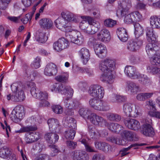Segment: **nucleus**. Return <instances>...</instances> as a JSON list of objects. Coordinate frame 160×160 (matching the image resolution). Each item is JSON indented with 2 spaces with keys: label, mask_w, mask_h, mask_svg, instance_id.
Instances as JSON below:
<instances>
[{
  "label": "nucleus",
  "mask_w": 160,
  "mask_h": 160,
  "mask_svg": "<svg viewBox=\"0 0 160 160\" xmlns=\"http://www.w3.org/2000/svg\"><path fill=\"white\" fill-rule=\"evenodd\" d=\"M24 111V108L20 105H18L13 110L12 113L10 115V118L11 120H14L16 117L15 114Z\"/></svg>",
  "instance_id": "nucleus-35"
},
{
  "label": "nucleus",
  "mask_w": 160,
  "mask_h": 160,
  "mask_svg": "<svg viewBox=\"0 0 160 160\" xmlns=\"http://www.w3.org/2000/svg\"><path fill=\"white\" fill-rule=\"evenodd\" d=\"M69 44V41L67 39L62 38L54 43L53 48L55 50L59 52L68 48Z\"/></svg>",
  "instance_id": "nucleus-9"
},
{
  "label": "nucleus",
  "mask_w": 160,
  "mask_h": 160,
  "mask_svg": "<svg viewBox=\"0 0 160 160\" xmlns=\"http://www.w3.org/2000/svg\"><path fill=\"white\" fill-rule=\"evenodd\" d=\"M134 17L135 18L136 22L142 21L143 19L142 15L138 11H135L132 12Z\"/></svg>",
  "instance_id": "nucleus-52"
},
{
  "label": "nucleus",
  "mask_w": 160,
  "mask_h": 160,
  "mask_svg": "<svg viewBox=\"0 0 160 160\" xmlns=\"http://www.w3.org/2000/svg\"><path fill=\"white\" fill-rule=\"evenodd\" d=\"M139 139V137L134 132H132L130 137L129 139L130 141H138Z\"/></svg>",
  "instance_id": "nucleus-63"
},
{
  "label": "nucleus",
  "mask_w": 160,
  "mask_h": 160,
  "mask_svg": "<svg viewBox=\"0 0 160 160\" xmlns=\"http://www.w3.org/2000/svg\"><path fill=\"white\" fill-rule=\"evenodd\" d=\"M89 26L88 23L86 20H83L79 24V26L83 30H85L86 31L87 29V27Z\"/></svg>",
  "instance_id": "nucleus-60"
},
{
  "label": "nucleus",
  "mask_w": 160,
  "mask_h": 160,
  "mask_svg": "<svg viewBox=\"0 0 160 160\" xmlns=\"http://www.w3.org/2000/svg\"><path fill=\"white\" fill-rule=\"evenodd\" d=\"M127 88L128 90L132 94H135L138 92L139 87L133 82L128 81L127 82Z\"/></svg>",
  "instance_id": "nucleus-27"
},
{
  "label": "nucleus",
  "mask_w": 160,
  "mask_h": 160,
  "mask_svg": "<svg viewBox=\"0 0 160 160\" xmlns=\"http://www.w3.org/2000/svg\"><path fill=\"white\" fill-rule=\"evenodd\" d=\"M148 114L151 117H155L157 118L160 119V112H149Z\"/></svg>",
  "instance_id": "nucleus-62"
},
{
  "label": "nucleus",
  "mask_w": 160,
  "mask_h": 160,
  "mask_svg": "<svg viewBox=\"0 0 160 160\" xmlns=\"http://www.w3.org/2000/svg\"><path fill=\"white\" fill-rule=\"evenodd\" d=\"M93 34L97 32L100 29V25L98 22L94 23L93 25H91Z\"/></svg>",
  "instance_id": "nucleus-53"
},
{
  "label": "nucleus",
  "mask_w": 160,
  "mask_h": 160,
  "mask_svg": "<svg viewBox=\"0 0 160 160\" xmlns=\"http://www.w3.org/2000/svg\"><path fill=\"white\" fill-rule=\"evenodd\" d=\"M133 105L130 103H126L123 106V110L126 115L129 117L133 118L139 117L142 115L140 108L138 106H135L134 112L132 111Z\"/></svg>",
  "instance_id": "nucleus-5"
},
{
  "label": "nucleus",
  "mask_w": 160,
  "mask_h": 160,
  "mask_svg": "<svg viewBox=\"0 0 160 160\" xmlns=\"http://www.w3.org/2000/svg\"><path fill=\"white\" fill-rule=\"evenodd\" d=\"M76 132L72 129H69L65 132L64 136L67 139H72L74 138Z\"/></svg>",
  "instance_id": "nucleus-40"
},
{
  "label": "nucleus",
  "mask_w": 160,
  "mask_h": 160,
  "mask_svg": "<svg viewBox=\"0 0 160 160\" xmlns=\"http://www.w3.org/2000/svg\"><path fill=\"white\" fill-rule=\"evenodd\" d=\"M136 79H138L140 83L144 85H150L152 83L151 79L146 75L144 74L139 73Z\"/></svg>",
  "instance_id": "nucleus-28"
},
{
  "label": "nucleus",
  "mask_w": 160,
  "mask_h": 160,
  "mask_svg": "<svg viewBox=\"0 0 160 160\" xmlns=\"http://www.w3.org/2000/svg\"><path fill=\"white\" fill-rule=\"evenodd\" d=\"M151 64L157 66H160V55H156L150 60Z\"/></svg>",
  "instance_id": "nucleus-41"
},
{
  "label": "nucleus",
  "mask_w": 160,
  "mask_h": 160,
  "mask_svg": "<svg viewBox=\"0 0 160 160\" xmlns=\"http://www.w3.org/2000/svg\"><path fill=\"white\" fill-rule=\"evenodd\" d=\"M68 76L67 74L58 75L55 77V79L58 81L62 82H65L68 80Z\"/></svg>",
  "instance_id": "nucleus-45"
},
{
  "label": "nucleus",
  "mask_w": 160,
  "mask_h": 160,
  "mask_svg": "<svg viewBox=\"0 0 160 160\" xmlns=\"http://www.w3.org/2000/svg\"><path fill=\"white\" fill-rule=\"evenodd\" d=\"M12 152L10 149L6 146H4L0 149V157L7 158L12 156Z\"/></svg>",
  "instance_id": "nucleus-30"
},
{
  "label": "nucleus",
  "mask_w": 160,
  "mask_h": 160,
  "mask_svg": "<svg viewBox=\"0 0 160 160\" xmlns=\"http://www.w3.org/2000/svg\"><path fill=\"white\" fill-rule=\"evenodd\" d=\"M55 23L58 28L62 30L64 29L71 27L70 24L66 22L62 17L57 19L55 21Z\"/></svg>",
  "instance_id": "nucleus-21"
},
{
  "label": "nucleus",
  "mask_w": 160,
  "mask_h": 160,
  "mask_svg": "<svg viewBox=\"0 0 160 160\" xmlns=\"http://www.w3.org/2000/svg\"><path fill=\"white\" fill-rule=\"evenodd\" d=\"M27 85L28 87L31 88V93L33 97L40 100L48 99V93L46 92H42L37 88L34 83L33 82H28Z\"/></svg>",
  "instance_id": "nucleus-2"
},
{
  "label": "nucleus",
  "mask_w": 160,
  "mask_h": 160,
  "mask_svg": "<svg viewBox=\"0 0 160 160\" xmlns=\"http://www.w3.org/2000/svg\"><path fill=\"white\" fill-rule=\"evenodd\" d=\"M51 150V155L54 157L57 155L59 152L57 146L55 145H51L49 146Z\"/></svg>",
  "instance_id": "nucleus-44"
},
{
  "label": "nucleus",
  "mask_w": 160,
  "mask_h": 160,
  "mask_svg": "<svg viewBox=\"0 0 160 160\" xmlns=\"http://www.w3.org/2000/svg\"><path fill=\"white\" fill-rule=\"evenodd\" d=\"M153 65H151L147 67V70L148 72L152 73L153 74H156L159 68L155 67Z\"/></svg>",
  "instance_id": "nucleus-48"
},
{
  "label": "nucleus",
  "mask_w": 160,
  "mask_h": 160,
  "mask_svg": "<svg viewBox=\"0 0 160 160\" xmlns=\"http://www.w3.org/2000/svg\"><path fill=\"white\" fill-rule=\"evenodd\" d=\"M106 117L109 120H121L122 119L120 115L117 113H108L106 114Z\"/></svg>",
  "instance_id": "nucleus-39"
},
{
  "label": "nucleus",
  "mask_w": 160,
  "mask_h": 160,
  "mask_svg": "<svg viewBox=\"0 0 160 160\" xmlns=\"http://www.w3.org/2000/svg\"><path fill=\"white\" fill-rule=\"evenodd\" d=\"M133 16L132 13L127 15L125 17L124 22L127 24L132 23L136 22V19Z\"/></svg>",
  "instance_id": "nucleus-42"
},
{
  "label": "nucleus",
  "mask_w": 160,
  "mask_h": 160,
  "mask_svg": "<svg viewBox=\"0 0 160 160\" xmlns=\"http://www.w3.org/2000/svg\"><path fill=\"white\" fill-rule=\"evenodd\" d=\"M124 72L128 77L133 79H136L139 73L136 72L135 68L132 66H126L125 68Z\"/></svg>",
  "instance_id": "nucleus-20"
},
{
  "label": "nucleus",
  "mask_w": 160,
  "mask_h": 160,
  "mask_svg": "<svg viewBox=\"0 0 160 160\" xmlns=\"http://www.w3.org/2000/svg\"><path fill=\"white\" fill-rule=\"evenodd\" d=\"M41 59L38 57H37L33 62L31 63V67L33 68L37 69L40 66V64Z\"/></svg>",
  "instance_id": "nucleus-49"
},
{
  "label": "nucleus",
  "mask_w": 160,
  "mask_h": 160,
  "mask_svg": "<svg viewBox=\"0 0 160 160\" xmlns=\"http://www.w3.org/2000/svg\"><path fill=\"white\" fill-rule=\"evenodd\" d=\"M12 92V94H9L6 96V98L8 100H11L13 102H21L25 99V96L20 85L17 83H14L11 86Z\"/></svg>",
  "instance_id": "nucleus-1"
},
{
  "label": "nucleus",
  "mask_w": 160,
  "mask_h": 160,
  "mask_svg": "<svg viewBox=\"0 0 160 160\" xmlns=\"http://www.w3.org/2000/svg\"><path fill=\"white\" fill-rule=\"evenodd\" d=\"M146 144L143 143H141V144H138V143H135L134 144H133L131 145L129 147H128V148H124L122 149V150H123L124 151H125V152H127L131 148H134V149H136L138 148L137 147L139 146H142L145 145H146Z\"/></svg>",
  "instance_id": "nucleus-55"
},
{
  "label": "nucleus",
  "mask_w": 160,
  "mask_h": 160,
  "mask_svg": "<svg viewBox=\"0 0 160 160\" xmlns=\"http://www.w3.org/2000/svg\"><path fill=\"white\" fill-rule=\"evenodd\" d=\"M116 21L111 19H106L104 21V23L105 26L112 28L116 24Z\"/></svg>",
  "instance_id": "nucleus-47"
},
{
  "label": "nucleus",
  "mask_w": 160,
  "mask_h": 160,
  "mask_svg": "<svg viewBox=\"0 0 160 160\" xmlns=\"http://www.w3.org/2000/svg\"><path fill=\"white\" fill-rule=\"evenodd\" d=\"M45 34V33L37 31L36 36L37 41L41 43L45 42L48 39V37L46 36Z\"/></svg>",
  "instance_id": "nucleus-34"
},
{
  "label": "nucleus",
  "mask_w": 160,
  "mask_h": 160,
  "mask_svg": "<svg viewBox=\"0 0 160 160\" xmlns=\"http://www.w3.org/2000/svg\"><path fill=\"white\" fill-rule=\"evenodd\" d=\"M52 109L53 112L56 114H60L63 112L62 108L59 105L52 106Z\"/></svg>",
  "instance_id": "nucleus-50"
},
{
  "label": "nucleus",
  "mask_w": 160,
  "mask_h": 160,
  "mask_svg": "<svg viewBox=\"0 0 160 160\" xmlns=\"http://www.w3.org/2000/svg\"><path fill=\"white\" fill-rule=\"evenodd\" d=\"M149 42L146 45V50L148 56L150 57L155 55L160 48L158 46L157 41L156 42Z\"/></svg>",
  "instance_id": "nucleus-11"
},
{
  "label": "nucleus",
  "mask_w": 160,
  "mask_h": 160,
  "mask_svg": "<svg viewBox=\"0 0 160 160\" xmlns=\"http://www.w3.org/2000/svg\"><path fill=\"white\" fill-rule=\"evenodd\" d=\"M57 72L58 70L56 66L53 63H49L48 64L44 69V74L46 76L55 75Z\"/></svg>",
  "instance_id": "nucleus-18"
},
{
  "label": "nucleus",
  "mask_w": 160,
  "mask_h": 160,
  "mask_svg": "<svg viewBox=\"0 0 160 160\" xmlns=\"http://www.w3.org/2000/svg\"><path fill=\"white\" fill-rule=\"evenodd\" d=\"M142 40L136 38L135 40H130L128 43L127 48L130 51L135 52L138 50L142 44Z\"/></svg>",
  "instance_id": "nucleus-12"
},
{
  "label": "nucleus",
  "mask_w": 160,
  "mask_h": 160,
  "mask_svg": "<svg viewBox=\"0 0 160 160\" xmlns=\"http://www.w3.org/2000/svg\"><path fill=\"white\" fill-rule=\"evenodd\" d=\"M70 98H66L64 101L65 106L66 108H72V105L73 101L70 100Z\"/></svg>",
  "instance_id": "nucleus-59"
},
{
  "label": "nucleus",
  "mask_w": 160,
  "mask_h": 160,
  "mask_svg": "<svg viewBox=\"0 0 160 160\" xmlns=\"http://www.w3.org/2000/svg\"><path fill=\"white\" fill-rule=\"evenodd\" d=\"M51 89L52 91L61 93L67 96V98H71L73 93V90L69 86H63L62 84L53 85Z\"/></svg>",
  "instance_id": "nucleus-3"
},
{
  "label": "nucleus",
  "mask_w": 160,
  "mask_h": 160,
  "mask_svg": "<svg viewBox=\"0 0 160 160\" xmlns=\"http://www.w3.org/2000/svg\"><path fill=\"white\" fill-rule=\"evenodd\" d=\"M88 92L94 98L102 99L104 96L105 91L101 86L95 85L90 87Z\"/></svg>",
  "instance_id": "nucleus-7"
},
{
  "label": "nucleus",
  "mask_w": 160,
  "mask_h": 160,
  "mask_svg": "<svg viewBox=\"0 0 160 160\" xmlns=\"http://www.w3.org/2000/svg\"><path fill=\"white\" fill-rule=\"evenodd\" d=\"M113 98L116 99H113V102H124L127 100V98L125 96L118 95L116 94L113 95Z\"/></svg>",
  "instance_id": "nucleus-43"
},
{
  "label": "nucleus",
  "mask_w": 160,
  "mask_h": 160,
  "mask_svg": "<svg viewBox=\"0 0 160 160\" xmlns=\"http://www.w3.org/2000/svg\"><path fill=\"white\" fill-rule=\"evenodd\" d=\"M11 0H0V9L5 10Z\"/></svg>",
  "instance_id": "nucleus-51"
},
{
  "label": "nucleus",
  "mask_w": 160,
  "mask_h": 160,
  "mask_svg": "<svg viewBox=\"0 0 160 160\" xmlns=\"http://www.w3.org/2000/svg\"><path fill=\"white\" fill-rule=\"evenodd\" d=\"M101 99L92 98L89 101L90 106L93 109L98 111H104L106 109L104 106V102Z\"/></svg>",
  "instance_id": "nucleus-10"
},
{
  "label": "nucleus",
  "mask_w": 160,
  "mask_h": 160,
  "mask_svg": "<svg viewBox=\"0 0 160 160\" xmlns=\"http://www.w3.org/2000/svg\"><path fill=\"white\" fill-rule=\"evenodd\" d=\"M93 34L97 32L100 29V25L98 22L94 23L93 25H91Z\"/></svg>",
  "instance_id": "nucleus-54"
},
{
  "label": "nucleus",
  "mask_w": 160,
  "mask_h": 160,
  "mask_svg": "<svg viewBox=\"0 0 160 160\" xmlns=\"http://www.w3.org/2000/svg\"><path fill=\"white\" fill-rule=\"evenodd\" d=\"M117 123H112L109 124L106 121L105 125L108 127L110 130L114 132V131H116V126L117 125Z\"/></svg>",
  "instance_id": "nucleus-56"
},
{
  "label": "nucleus",
  "mask_w": 160,
  "mask_h": 160,
  "mask_svg": "<svg viewBox=\"0 0 160 160\" xmlns=\"http://www.w3.org/2000/svg\"><path fill=\"white\" fill-rule=\"evenodd\" d=\"M62 17L65 20L66 22L70 23V22H77L78 21L76 16L74 14L69 12H62L61 13Z\"/></svg>",
  "instance_id": "nucleus-29"
},
{
  "label": "nucleus",
  "mask_w": 160,
  "mask_h": 160,
  "mask_svg": "<svg viewBox=\"0 0 160 160\" xmlns=\"http://www.w3.org/2000/svg\"><path fill=\"white\" fill-rule=\"evenodd\" d=\"M150 21L152 26L155 27L157 28H160V16L158 17L156 16H151Z\"/></svg>",
  "instance_id": "nucleus-33"
},
{
  "label": "nucleus",
  "mask_w": 160,
  "mask_h": 160,
  "mask_svg": "<svg viewBox=\"0 0 160 160\" xmlns=\"http://www.w3.org/2000/svg\"><path fill=\"white\" fill-rule=\"evenodd\" d=\"M59 136L55 133H48L45 134V138L48 143L53 145L59 139Z\"/></svg>",
  "instance_id": "nucleus-23"
},
{
  "label": "nucleus",
  "mask_w": 160,
  "mask_h": 160,
  "mask_svg": "<svg viewBox=\"0 0 160 160\" xmlns=\"http://www.w3.org/2000/svg\"><path fill=\"white\" fill-rule=\"evenodd\" d=\"M94 48L95 53L99 58H103L106 56L107 50L104 45L101 44H96L94 46Z\"/></svg>",
  "instance_id": "nucleus-15"
},
{
  "label": "nucleus",
  "mask_w": 160,
  "mask_h": 160,
  "mask_svg": "<svg viewBox=\"0 0 160 160\" xmlns=\"http://www.w3.org/2000/svg\"><path fill=\"white\" fill-rule=\"evenodd\" d=\"M91 111L89 109L87 108H82L79 111L80 115L84 119H87L90 120H97V119L101 120L103 119V118L96 114L92 113L90 114Z\"/></svg>",
  "instance_id": "nucleus-8"
},
{
  "label": "nucleus",
  "mask_w": 160,
  "mask_h": 160,
  "mask_svg": "<svg viewBox=\"0 0 160 160\" xmlns=\"http://www.w3.org/2000/svg\"><path fill=\"white\" fill-rule=\"evenodd\" d=\"M52 22L49 19L44 18L39 21V24L41 27L45 29L50 28L52 25Z\"/></svg>",
  "instance_id": "nucleus-31"
},
{
  "label": "nucleus",
  "mask_w": 160,
  "mask_h": 160,
  "mask_svg": "<svg viewBox=\"0 0 160 160\" xmlns=\"http://www.w3.org/2000/svg\"><path fill=\"white\" fill-rule=\"evenodd\" d=\"M124 123L129 128L136 131L140 129V123L138 121H124Z\"/></svg>",
  "instance_id": "nucleus-24"
},
{
  "label": "nucleus",
  "mask_w": 160,
  "mask_h": 160,
  "mask_svg": "<svg viewBox=\"0 0 160 160\" xmlns=\"http://www.w3.org/2000/svg\"><path fill=\"white\" fill-rule=\"evenodd\" d=\"M94 144L97 149L101 150L106 152H108L109 151L110 146L106 142L96 141L94 142Z\"/></svg>",
  "instance_id": "nucleus-25"
},
{
  "label": "nucleus",
  "mask_w": 160,
  "mask_h": 160,
  "mask_svg": "<svg viewBox=\"0 0 160 160\" xmlns=\"http://www.w3.org/2000/svg\"><path fill=\"white\" fill-rule=\"evenodd\" d=\"M132 132H130L127 131H124L122 133V135L127 140H129Z\"/></svg>",
  "instance_id": "nucleus-61"
},
{
  "label": "nucleus",
  "mask_w": 160,
  "mask_h": 160,
  "mask_svg": "<svg viewBox=\"0 0 160 160\" xmlns=\"http://www.w3.org/2000/svg\"><path fill=\"white\" fill-rule=\"evenodd\" d=\"M118 3L119 8L117 11V16L122 17L126 14L127 12L131 8V0H120Z\"/></svg>",
  "instance_id": "nucleus-4"
},
{
  "label": "nucleus",
  "mask_w": 160,
  "mask_h": 160,
  "mask_svg": "<svg viewBox=\"0 0 160 160\" xmlns=\"http://www.w3.org/2000/svg\"><path fill=\"white\" fill-rule=\"evenodd\" d=\"M110 140L112 143L118 145H123L126 143V142H124V140H121L119 138L115 137H111L110 138Z\"/></svg>",
  "instance_id": "nucleus-46"
},
{
  "label": "nucleus",
  "mask_w": 160,
  "mask_h": 160,
  "mask_svg": "<svg viewBox=\"0 0 160 160\" xmlns=\"http://www.w3.org/2000/svg\"><path fill=\"white\" fill-rule=\"evenodd\" d=\"M146 34L149 42H156L157 41L156 35L152 28H146Z\"/></svg>",
  "instance_id": "nucleus-26"
},
{
  "label": "nucleus",
  "mask_w": 160,
  "mask_h": 160,
  "mask_svg": "<svg viewBox=\"0 0 160 160\" xmlns=\"http://www.w3.org/2000/svg\"><path fill=\"white\" fill-rule=\"evenodd\" d=\"M66 143L68 147L72 149L75 148L77 146L76 142L71 141H67Z\"/></svg>",
  "instance_id": "nucleus-58"
},
{
  "label": "nucleus",
  "mask_w": 160,
  "mask_h": 160,
  "mask_svg": "<svg viewBox=\"0 0 160 160\" xmlns=\"http://www.w3.org/2000/svg\"><path fill=\"white\" fill-rule=\"evenodd\" d=\"M42 100L40 102L39 106L40 107H48L50 105L49 103L46 100Z\"/></svg>",
  "instance_id": "nucleus-64"
},
{
  "label": "nucleus",
  "mask_w": 160,
  "mask_h": 160,
  "mask_svg": "<svg viewBox=\"0 0 160 160\" xmlns=\"http://www.w3.org/2000/svg\"><path fill=\"white\" fill-rule=\"evenodd\" d=\"M140 131L142 134L147 137H152L154 134L153 128L150 124L147 122L142 126Z\"/></svg>",
  "instance_id": "nucleus-14"
},
{
  "label": "nucleus",
  "mask_w": 160,
  "mask_h": 160,
  "mask_svg": "<svg viewBox=\"0 0 160 160\" xmlns=\"http://www.w3.org/2000/svg\"><path fill=\"white\" fill-rule=\"evenodd\" d=\"M101 81L106 82L108 83L111 84L113 82V77L112 72L106 73H103L100 78Z\"/></svg>",
  "instance_id": "nucleus-32"
},
{
  "label": "nucleus",
  "mask_w": 160,
  "mask_h": 160,
  "mask_svg": "<svg viewBox=\"0 0 160 160\" xmlns=\"http://www.w3.org/2000/svg\"><path fill=\"white\" fill-rule=\"evenodd\" d=\"M115 64L113 60L107 58L100 62L99 68L104 73L112 72L115 68Z\"/></svg>",
  "instance_id": "nucleus-6"
},
{
  "label": "nucleus",
  "mask_w": 160,
  "mask_h": 160,
  "mask_svg": "<svg viewBox=\"0 0 160 160\" xmlns=\"http://www.w3.org/2000/svg\"><path fill=\"white\" fill-rule=\"evenodd\" d=\"M117 34L119 39L124 42L128 39V35L126 30L123 28H119L117 30Z\"/></svg>",
  "instance_id": "nucleus-22"
},
{
  "label": "nucleus",
  "mask_w": 160,
  "mask_h": 160,
  "mask_svg": "<svg viewBox=\"0 0 160 160\" xmlns=\"http://www.w3.org/2000/svg\"><path fill=\"white\" fill-rule=\"evenodd\" d=\"M72 156L73 160H88L89 156L85 151L75 150L72 153Z\"/></svg>",
  "instance_id": "nucleus-16"
},
{
  "label": "nucleus",
  "mask_w": 160,
  "mask_h": 160,
  "mask_svg": "<svg viewBox=\"0 0 160 160\" xmlns=\"http://www.w3.org/2000/svg\"><path fill=\"white\" fill-rule=\"evenodd\" d=\"M134 27L135 37L136 38H138L143 34V28L139 23H135L134 25Z\"/></svg>",
  "instance_id": "nucleus-37"
},
{
  "label": "nucleus",
  "mask_w": 160,
  "mask_h": 160,
  "mask_svg": "<svg viewBox=\"0 0 160 160\" xmlns=\"http://www.w3.org/2000/svg\"><path fill=\"white\" fill-rule=\"evenodd\" d=\"M71 42L79 46L82 45L84 41V37L79 32H73L70 35Z\"/></svg>",
  "instance_id": "nucleus-13"
},
{
  "label": "nucleus",
  "mask_w": 160,
  "mask_h": 160,
  "mask_svg": "<svg viewBox=\"0 0 160 160\" xmlns=\"http://www.w3.org/2000/svg\"><path fill=\"white\" fill-rule=\"evenodd\" d=\"M97 38L102 42H107L109 41L111 38L109 31L105 28L102 29L98 33Z\"/></svg>",
  "instance_id": "nucleus-19"
},
{
  "label": "nucleus",
  "mask_w": 160,
  "mask_h": 160,
  "mask_svg": "<svg viewBox=\"0 0 160 160\" xmlns=\"http://www.w3.org/2000/svg\"><path fill=\"white\" fill-rule=\"evenodd\" d=\"M78 54L83 63L86 64L90 58L89 50L86 48H82L78 51Z\"/></svg>",
  "instance_id": "nucleus-17"
},
{
  "label": "nucleus",
  "mask_w": 160,
  "mask_h": 160,
  "mask_svg": "<svg viewBox=\"0 0 160 160\" xmlns=\"http://www.w3.org/2000/svg\"><path fill=\"white\" fill-rule=\"evenodd\" d=\"M153 94V92L140 93L137 95V98L138 100L140 101H145L151 98Z\"/></svg>",
  "instance_id": "nucleus-36"
},
{
  "label": "nucleus",
  "mask_w": 160,
  "mask_h": 160,
  "mask_svg": "<svg viewBox=\"0 0 160 160\" xmlns=\"http://www.w3.org/2000/svg\"><path fill=\"white\" fill-rule=\"evenodd\" d=\"M81 18L83 19H85V20H87L89 25H92L94 23H96L97 22H94L93 18L90 16H82Z\"/></svg>",
  "instance_id": "nucleus-57"
},
{
  "label": "nucleus",
  "mask_w": 160,
  "mask_h": 160,
  "mask_svg": "<svg viewBox=\"0 0 160 160\" xmlns=\"http://www.w3.org/2000/svg\"><path fill=\"white\" fill-rule=\"evenodd\" d=\"M37 129V127L36 126H29L22 127L18 131V132L23 133L30 131H36Z\"/></svg>",
  "instance_id": "nucleus-38"
}]
</instances>
